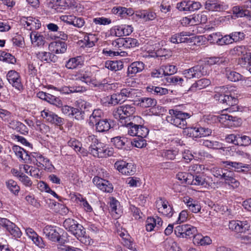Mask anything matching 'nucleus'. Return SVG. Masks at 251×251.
Masks as SVG:
<instances>
[{
    "mask_svg": "<svg viewBox=\"0 0 251 251\" xmlns=\"http://www.w3.org/2000/svg\"><path fill=\"white\" fill-rule=\"evenodd\" d=\"M87 139L90 143L89 151L94 156L103 158L113 155L114 153V149L99 142L95 135H90Z\"/></svg>",
    "mask_w": 251,
    "mask_h": 251,
    "instance_id": "f257e3e1",
    "label": "nucleus"
},
{
    "mask_svg": "<svg viewBox=\"0 0 251 251\" xmlns=\"http://www.w3.org/2000/svg\"><path fill=\"white\" fill-rule=\"evenodd\" d=\"M142 121L141 117L136 116L133 117L130 121H121V126L126 128L128 135L132 136L146 137L149 134V130L146 126L140 125Z\"/></svg>",
    "mask_w": 251,
    "mask_h": 251,
    "instance_id": "f03ea898",
    "label": "nucleus"
},
{
    "mask_svg": "<svg viewBox=\"0 0 251 251\" xmlns=\"http://www.w3.org/2000/svg\"><path fill=\"white\" fill-rule=\"evenodd\" d=\"M104 114L100 109H94L89 119L90 126H95L96 130L99 132L108 131L111 127L112 120L103 118Z\"/></svg>",
    "mask_w": 251,
    "mask_h": 251,
    "instance_id": "7ed1b4c3",
    "label": "nucleus"
},
{
    "mask_svg": "<svg viewBox=\"0 0 251 251\" xmlns=\"http://www.w3.org/2000/svg\"><path fill=\"white\" fill-rule=\"evenodd\" d=\"M191 116L190 113L175 109H170L166 117L167 122L176 127L184 128L187 126L186 119Z\"/></svg>",
    "mask_w": 251,
    "mask_h": 251,
    "instance_id": "20e7f679",
    "label": "nucleus"
},
{
    "mask_svg": "<svg viewBox=\"0 0 251 251\" xmlns=\"http://www.w3.org/2000/svg\"><path fill=\"white\" fill-rule=\"evenodd\" d=\"M216 94L214 95V99L220 103L226 105L234 106L238 102L237 98L232 96L229 88L226 86L216 88Z\"/></svg>",
    "mask_w": 251,
    "mask_h": 251,
    "instance_id": "39448f33",
    "label": "nucleus"
},
{
    "mask_svg": "<svg viewBox=\"0 0 251 251\" xmlns=\"http://www.w3.org/2000/svg\"><path fill=\"white\" fill-rule=\"evenodd\" d=\"M201 38V36H193L189 32L183 31L172 35L169 41L173 44L186 43L196 44L200 42Z\"/></svg>",
    "mask_w": 251,
    "mask_h": 251,
    "instance_id": "423d86ee",
    "label": "nucleus"
},
{
    "mask_svg": "<svg viewBox=\"0 0 251 251\" xmlns=\"http://www.w3.org/2000/svg\"><path fill=\"white\" fill-rule=\"evenodd\" d=\"M135 112V107L133 105L126 104L119 106L116 110L114 112V116L119 121L120 124L121 121H130L132 119L133 114Z\"/></svg>",
    "mask_w": 251,
    "mask_h": 251,
    "instance_id": "0eeeda50",
    "label": "nucleus"
},
{
    "mask_svg": "<svg viewBox=\"0 0 251 251\" xmlns=\"http://www.w3.org/2000/svg\"><path fill=\"white\" fill-rule=\"evenodd\" d=\"M61 230V229L58 227L48 225L44 227L43 232L50 240L60 244H65L66 240L60 235Z\"/></svg>",
    "mask_w": 251,
    "mask_h": 251,
    "instance_id": "6e6552de",
    "label": "nucleus"
},
{
    "mask_svg": "<svg viewBox=\"0 0 251 251\" xmlns=\"http://www.w3.org/2000/svg\"><path fill=\"white\" fill-rule=\"evenodd\" d=\"M193 178L191 179L190 185L201 186L207 188L215 189V183L212 182V178L204 175H192Z\"/></svg>",
    "mask_w": 251,
    "mask_h": 251,
    "instance_id": "1a4fd4ad",
    "label": "nucleus"
},
{
    "mask_svg": "<svg viewBox=\"0 0 251 251\" xmlns=\"http://www.w3.org/2000/svg\"><path fill=\"white\" fill-rule=\"evenodd\" d=\"M114 167L123 175L132 176L136 172V167L133 163H128L123 160L118 161L114 164Z\"/></svg>",
    "mask_w": 251,
    "mask_h": 251,
    "instance_id": "9d476101",
    "label": "nucleus"
},
{
    "mask_svg": "<svg viewBox=\"0 0 251 251\" xmlns=\"http://www.w3.org/2000/svg\"><path fill=\"white\" fill-rule=\"evenodd\" d=\"M73 79L75 80H79L88 85H93L94 78L93 77V73L89 69L81 70L73 75Z\"/></svg>",
    "mask_w": 251,
    "mask_h": 251,
    "instance_id": "9b49d317",
    "label": "nucleus"
},
{
    "mask_svg": "<svg viewBox=\"0 0 251 251\" xmlns=\"http://www.w3.org/2000/svg\"><path fill=\"white\" fill-rule=\"evenodd\" d=\"M0 225L4 227L7 231L15 238H20L22 232L14 223L6 218H0Z\"/></svg>",
    "mask_w": 251,
    "mask_h": 251,
    "instance_id": "f8f14e48",
    "label": "nucleus"
},
{
    "mask_svg": "<svg viewBox=\"0 0 251 251\" xmlns=\"http://www.w3.org/2000/svg\"><path fill=\"white\" fill-rule=\"evenodd\" d=\"M205 72L201 65H196L189 69L183 71V74L187 79L199 78L204 75Z\"/></svg>",
    "mask_w": 251,
    "mask_h": 251,
    "instance_id": "ddd939ff",
    "label": "nucleus"
},
{
    "mask_svg": "<svg viewBox=\"0 0 251 251\" xmlns=\"http://www.w3.org/2000/svg\"><path fill=\"white\" fill-rule=\"evenodd\" d=\"M205 72L201 65H196L189 69L183 71V74L187 79L199 78L204 75Z\"/></svg>",
    "mask_w": 251,
    "mask_h": 251,
    "instance_id": "4468645a",
    "label": "nucleus"
},
{
    "mask_svg": "<svg viewBox=\"0 0 251 251\" xmlns=\"http://www.w3.org/2000/svg\"><path fill=\"white\" fill-rule=\"evenodd\" d=\"M117 234L122 239V243L126 248L133 251H137L135 248L134 240L126 229H118Z\"/></svg>",
    "mask_w": 251,
    "mask_h": 251,
    "instance_id": "2eb2a0df",
    "label": "nucleus"
},
{
    "mask_svg": "<svg viewBox=\"0 0 251 251\" xmlns=\"http://www.w3.org/2000/svg\"><path fill=\"white\" fill-rule=\"evenodd\" d=\"M93 183L103 192L111 193L113 190V187L109 181L96 176L93 179Z\"/></svg>",
    "mask_w": 251,
    "mask_h": 251,
    "instance_id": "dca6fc26",
    "label": "nucleus"
},
{
    "mask_svg": "<svg viewBox=\"0 0 251 251\" xmlns=\"http://www.w3.org/2000/svg\"><path fill=\"white\" fill-rule=\"evenodd\" d=\"M6 77L9 83L16 89L19 91L23 89L20 75L18 73L13 70L9 71L7 74Z\"/></svg>",
    "mask_w": 251,
    "mask_h": 251,
    "instance_id": "f3484780",
    "label": "nucleus"
},
{
    "mask_svg": "<svg viewBox=\"0 0 251 251\" xmlns=\"http://www.w3.org/2000/svg\"><path fill=\"white\" fill-rule=\"evenodd\" d=\"M34 54L38 60L44 63H55L58 60V57L50 52L38 51L35 52Z\"/></svg>",
    "mask_w": 251,
    "mask_h": 251,
    "instance_id": "a211bd4d",
    "label": "nucleus"
},
{
    "mask_svg": "<svg viewBox=\"0 0 251 251\" xmlns=\"http://www.w3.org/2000/svg\"><path fill=\"white\" fill-rule=\"evenodd\" d=\"M111 32L117 37L127 36L133 32V27L126 25H115L112 28Z\"/></svg>",
    "mask_w": 251,
    "mask_h": 251,
    "instance_id": "6ab92c4d",
    "label": "nucleus"
},
{
    "mask_svg": "<svg viewBox=\"0 0 251 251\" xmlns=\"http://www.w3.org/2000/svg\"><path fill=\"white\" fill-rule=\"evenodd\" d=\"M250 227V225L247 221H232L229 224V228L236 232H245Z\"/></svg>",
    "mask_w": 251,
    "mask_h": 251,
    "instance_id": "aec40b11",
    "label": "nucleus"
},
{
    "mask_svg": "<svg viewBox=\"0 0 251 251\" xmlns=\"http://www.w3.org/2000/svg\"><path fill=\"white\" fill-rule=\"evenodd\" d=\"M163 221L161 218L155 216V217H149L146 220V229L148 231L157 230L162 226Z\"/></svg>",
    "mask_w": 251,
    "mask_h": 251,
    "instance_id": "412c9836",
    "label": "nucleus"
},
{
    "mask_svg": "<svg viewBox=\"0 0 251 251\" xmlns=\"http://www.w3.org/2000/svg\"><path fill=\"white\" fill-rule=\"evenodd\" d=\"M232 52L233 54L241 56V58L239 60V62L241 64H243V62H244L246 60H249V58H251L250 54L251 53L247 52L245 46H236L234 48Z\"/></svg>",
    "mask_w": 251,
    "mask_h": 251,
    "instance_id": "4be33fe9",
    "label": "nucleus"
},
{
    "mask_svg": "<svg viewBox=\"0 0 251 251\" xmlns=\"http://www.w3.org/2000/svg\"><path fill=\"white\" fill-rule=\"evenodd\" d=\"M222 163L225 167L228 166L234 168V170L238 172H245L249 170L250 165L243 164L241 162H232L229 161H223Z\"/></svg>",
    "mask_w": 251,
    "mask_h": 251,
    "instance_id": "5701e85b",
    "label": "nucleus"
},
{
    "mask_svg": "<svg viewBox=\"0 0 251 251\" xmlns=\"http://www.w3.org/2000/svg\"><path fill=\"white\" fill-rule=\"evenodd\" d=\"M72 198L75 199V202L82 207L86 212H91L93 211L92 207L87 201L86 199L80 194H74Z\"/></svg>",
    "mask_w": 251,
    "mask_h": 251,
    "instance_id": "b1692460",
    "label": "nucleus"
},
{
    "mask_svg": "<svg viewBox=\"0 0 251 251\" xmlns=\"http://www.w3.org/2000/svg\"><path fill=\"white\" fill-rule=\"evenodd\" d=\"M7 123L10 128L19 132L22 134L28 133V128L26 126L22 123L17 120H13L12 118Z\"/></svg>",
    "mask_w": 251,
    "mask_h": 251,
    "instance_id": "393cba45",
    "label": "nucleus"
},
{
    "mask_svg": "<svg viewBox=\"0 0 251 251\" xmlns=\"http://www.w3.org/2000/svg\"><path fill=\"white\" fill-rule=\"evenodd\" d=\"M145 68V64L142 61H135L131 63L127 69V74L131 76L141 72Z\"/></svg>",
    "mask_w": 251,
    "mask_h": 251,
    "instance_id": "a878e982",
    "label": "nucleus"
},
{
    "mask_svg": "<svg viewBox=\"0 0 251 251\" xmlns=\"http://www.w3.org/2000/svg\"><path fill=\"white\" fill-rule=\"evenodd\" d=\"M30 37L32 44L38 47H43L45 43V37L40 33L33 31L30 33Z\"/></svg>",
    "mask_w": 251,
    "mask_h": 251,
    "instance_id": "bb28decb",
    "label": "nucleus"
},
{
    "mask_svg": "<svg viewBox=\"0 0 251 251\" xmlns=\"http://www.w3.org/2000/svg\"><path fill=\"white\" fill-rule=\"evenodd\" d=\"M12 150L14 152L15 155L24 163H26L29 160V155L28 152L23 148L17 145L12 146Z\"/></svg>",
    "mask_w": 251,
    "mask_h": 251,
    "instance_id": "cd10ccee",
    "label": "nucleus"
},
{
    "mask_svg": "<svg viewBox=\"0 0 251 251\" xmlns=\"http://www.w3.org/2000/svg\"><path fill=\"white\" fill-rule=\"evenodd\" d=\"M183 201L192 212L197 213L200 211L201 206L197 201L190 197H185Z\"/></svg>",
    "mask_w": 251,
    "mask_h": 251,
    "instance_id": "c85d7f7f",
    "label": "nucleus"
},
{
    "mask_svg": "<svg viewBox=\"0 0 251 251\" xmlns=\"http://www.w3.org/2000/svg\"><path fill=\"white\" fill-rule=\"evenodd\" d=\"M136 16L145 21H152L156 17V13L150 10H142L136 12Z\"/></svg>",
    "mask_w": 251,
    "mask_h": 251,
    "instance_id": "c756f323",
    "label": "nucleus"
},
{
    "mask_svg": "<svg viewBox=\"0 0 251 251\" xmlns=\"http://www.w3.org/2000/svg\"><path fill=\"white\" fill-rule=\"evenodd\" d=\"M210 81L206 78H202L195 82L189 88V91L196 92L203 89L210 84Z\"/></svg>",
    "mask_w": 251,
    "mask_h": 251,
    "instance_id": "7c9ffc66",
    "label": "nucleus"
},
{
    "mask_svg": "<svg viewBox=\"0 0 251 251\" xmlns=\"http://www.w3.org/2000/svg\"><path fill=\"white\" fill-rule=\"evenodd\" d=\"M25 21L26 28L28 30H32L39 29L41 27V23L38 19L32 17H28L26 18Z\"/></svg>",
    "mask_w": 251,
    "mask_h": 251,
    "instance_id": "2f4dec72",
    "label": "nucleus"
},
{
    "mask_svg": "<svg viewBox=\"0 0 251 251\" xmlns=\"http://www.w3.org/2000/svg\"><path fill=\"white\" fill-rule=\"evenodd\" d=\"M204 6L205 8L209 11H220L223 9V5L217 0H207Z\"/></svg>",
    "mask_w": 251,
    "mask_h": 251,
    "instance_id": "473e14b6",
    "label": "nucleus"
},
{
    "mask_svg": "<svg viewBox=\"0 0 251 251\" xmlns=\"http://www.w3.org/2000/svg\"><path fill=\"white\" fill-rule=\"evenodd\" d=\"M156 100L151 98H142L139 100L140 106L143 108L154 107L156 105Z\"/></svg>",
    "mask_w": 251,
    "mask_h": 251,
    "instance_id": "72a5a7b5",
    "label": "nucleus"
},
{
    "mask_svg": "<svg viewBox=\"0 0 251 251\" xmlns=\"http://www.w3.org/2000/svg\"><path fill=\"white\" fill-rule=\"evenodd\" d=\"M193 243L201 246L209 245L211 243V239L208 236L203 237L201 235H197L193 238Z\"/></svg>",
    "mask_w": 251,
    "mask_h": 251,
    "instance_id": "f704fd0d",
    "label": "nucleus"
},
{
    "mask_svg": "<svg viewBox=\"0 0 251 251\" xmlns=\"http://www.w3.org/2000/svg\"><path fill=\"white\" fill-rule=\"evenodd\" d=\"M120 92L125 100L127 99H133L137 96V90L129 87L123 88Z\"/></svg>",
    "mask_w": 251,
    "mask_h": 251,
    "instance_id": "c9c22d12",
    "label": "nucleus"
},
{
    "mask_svg": "<svg viewBox=\"0 0 251 251\" xmlns=\"http://www.w3.org/2000/svg\"><path fill=\"white\" fill-rule=\"evenodd\" d=\"M224 180L225 183L233 189L238 188L240 185V182L233 177L232 173L231 172H229V174L226 175Z\"/></svg>",
    "mask_w": 251,
    "mask_h": 251,
    "instance_id": "e433bc0d",
    "label": "nucleus"
},
{
    "mask_svg": "<svg viewBox=\"0 0 251 251\" xmlns=\"http://www.w3.org/2000/svg\"><path fill=\"white\" fill-rule=\"evenodd\" d=\"M212 175L219 178L225 179L227 174H229V172L227 170L224 169L220 168L214 167L211 170Z\"/></svg>",
    "mask_w": 251,
    "mask_h": 251,
    "instance_id": "4c0bfd02",
    "label": "nucleus"
},
{
    "mask_svg": "<svg viewBox=\"0 0 251 251\" xmlns=\"http://www.w3.org/2000/svg\"><path fill=\"white\" fill-rule=\"evenodd\" d=\"M226 78L230 81L236 82L242 79V75L235 71H231L229 69H226Z\"/></svg>",
    "mask_w": 251,
    "mask_h": 251,
    "instance_id": "58836bf2",
    "label": "nucleus"
},
{
    "mask_svg": "<svg viewBox=\"0 0 251 251\" xmlns=\"http://www.w3.org/2000/svg\"><path fill=\"white\" fill-rule=\"evenodd\" d=\"M6 186L8 190L14 195H18L20 190V186L13 179H9L5 182Z\"/></svg>",
    "mask_w": 251,
    "mask_h": 251,
    "instance_id": "ea45409f",
    "label": "nucleus"
},
{
    "mask_svg": "<svg viewBox=\"0 0 251 251\" xmlns=\"http://www.w3.org/2000/svg\"><path fill=\"white\" fill-rule=\"evenodd\" d=\"M207 14L206 11H202L200 13L194 14L193 15V19L195 25L198 24H205L207 21Z\"/></svg>",
    "mask_w": 251,
    "mask_h": 251,
    "instance_id": "a19ab883",
    "label": "nucleus"
},
{
    "mask_svg": "<svg viewBox=\"0 0 251 251\" xmlns=\"http://www.w3.org/2000/svg\"><path fill=\"white\" fill-rule=\"evenodd\" d=\"M122 45L124 49H130L138 46V41L134 38L130 37L122 38Z\"/></svg>",
    "mask_w": 251,
    "mask_h": 251,
    "instance_id": "79ce46f5",
    "label": "nucleus"
},
{
    "mask_svg": "<svg viewBox=\"0 0 251 251\" xmlns=\"http://www.w3.org/2000/svg\"><path fill=\"white\" fill-rule=\"evenodd\" d=\"M81 58L80 56L70 58L66 62L65 66L69 69H74L79 65H81Z\"/></svg>",
    "mask_w": 251,
    "mask_h": 251,
    "instance_id": "37998d69",
    "label": "nucleus"
},
{
    "mask_svg": "<svg viewBox=\"0 0 251 251\" xmlns=\"http://www.w3.org/2000/svg\"><path fill=\"white\" fill-rule=\"evenodd\" d=\"M162 156L167 159L174 160L178 155V150L176 148L163 150Z\"/></svg>",
    "mask_w": 251,
    "mask_h": 251,
    "instance_id": "c03bdc74",
    "label": "nucleus"
},
{
    "mask_svg": "<svg viewBox=\"0 0 251 251\" xmlns=\"http://www.w3.org/2000/svg\"><path fill=\"white\" fill-rule=\"evenodd\" d=\"M127 141V139L124 137L117 136L111 139V142L113 145L119 149H123Z\"/></svg>",
    "mask_w": 251,
    "mask_h": 251,
    "instance_id": "a18cd8bd",
    "label": "nucleus"
},
{
    "mask_svg": "<svg viewBox=\"0 0 251 251\" xmlns=\"http://www.w3.org/2000/svg\"><path fill=\"white\" fill-rule=\"evenodd\" d=\"M68 145L73 148L76 152L80 154L83 153L84 149L81 148V144L75 138H71L68 142Z\"/></svg>",
    "mask_w": 251,
    "mask_h": 251,
    "instance_id": "49530a36",
    "label": "nucleus"
},
{
    "mask_svg": "<svg viewBox=\"0 0 251 251\" xmlns=\"http://www.w3.org/2000/svg\"><path fill=\"white\" fill-rule=\"evenodd\" d=\"M229 117V114H223L218 116L209 115L207 119L208 120H211L214 122H219L221 123L224 124L227 121V119H228Z\"/></svg>",
    "mask_w": 251,
    "mask_h": 251,
    "instance_id": "de8ad7c7",
    "label": "nucleus"
},
{
    "mask_svg": "<svg viewBox=\"0 0 251 251\" xmlns=\"http://www.w3.org/2000/svg\"><path fill=\"white\" fill-rule=\"evenodd\" d=\"M176 176L178 180L182 181V183H185L187 184L191 183V179L193 178L192 174L185 172H179Z\"/></svg>",
    "mask_w": 251,
    "mask_h": 251,
    "instance_id": "09e8293b",
    "label": "nucleus"
},
{
    "mask_svg": "<svg viewBox=\"0 0 251 251\" xmlns=\"http://www.w3.org/2000/svg\"><path fill=\"white\" fill-rule=\"evenodd\" d=\"M76 238H79L86 233L85 228L80 224H76V226L71 232Z\"/></svg>",
    "mask_w": 251,
    "mask_h": 251,
    "instance_id": "8fccbe9b",
    "label": "nucleus"
},
{
    "mask_svg": "<svg viewBox=\"0 0 251 251\" xmlns=\"http://www.w3.org/2000/svg\"><path fill=\"white\" fill-rule=\"evenodd\" d=\"M35 164L38 167L42 169L46 168L47 167L50 168V166H51L49 159L45 157L42 154L39 157Z\"/></svg>",
    "mask_w": 251,
    "mask_h": 251,
    "instance_id": "3c124183",
    "label": "nucleus"
},
{
    "mask_svg": "<svg viewBox=\"0 0 251 251\" xmlns=\"http://www.w3.org/2000/svg\"><path fill=\"white\" fill-rule=\"evenodd\" d=\"M78 224L75 220L71 218H68L64 221L63 225L66 229L71 232L75 227L76 224Z\"/></svg>",
    "mask_w": 251,
    "mask_h": 251,
    "instance_id": "603ef678",
    "label": "nucleus"
},
{
    "mask_svg": "<svg viewBox=\"0 0 251 251\" xmlns=\"http://www.w3.org/2000/svg\"><path fill=\"white\" fill-rule=\"evenodd\" d=\"M68 5L67 0H56L55 4L51 7L57 10V11H60L62 9H65Z\"/></svg>",
    "mask_w": 251,
    "mask_h": 251,
    "instance_id": "864d4df0",
    "label": "nucleus"
},
{
    "mask_svg": "<svg viewBox=\"0 0 251 251\" xmlns=\"http://www.w3.org/2000/svg\"><path fill=\"white\" fill-rule=\"evenodd\" d=\"M183 129V133L190 137L197 138L198 137V127H186V126Z\"/></svg>",
    "mask_w": 251,
    "mask_h": 251,
    "instance_id": "5fc2aeb1",
    "label": "nucleus"
},
{
    "mask_svg": "<svg viewBox=\"0 0 251 251\" xmlns=\"http://www.w3.org/2000/svg\"><path fill=\"white\" fill-rule=\"evenodd\" d=\"M167 82L174 85H181L183 82V79L178 76H168L166 78Z\"/></svg>",
    "mask_w": 251,
    "mask_h": 251,
    "instance_id": "6e6d98bb",
    "label": "nucleus"
},
{
    "mask_svg": "<svg viewBox=\"0 0 251 251\" xmlns=\"http://www.w3.org/2000/svg\"><path fill=\"white\" fill-rule=\"evenodd\" d=\"M12 114L9 111L0 108V118L5 122H8L13 118Z\"/></svg>",
    "mask_w": 251,
    "mask_h": 251,
    "instance_id": "4d7b16f0",
    "label": "nucleus"
},
{
    "mask_svg": "<svg viewBox=\"0 0 251 251\" xmlns=\"http://www.w3.org/2000/svg\"><path fill=\"white\" fill-rule=\"evenodd\" d=\"M112 13L117 15L122 18H126V7L115 6L111 10Z\"/></svg>",
    "mask_w": 251,
    "mask_h": 251,
    "instance_id": "13d9d810",
    "label": "nucleus"
},
{
    "mask_svg": "<svg viewBox=\"0 0 251 251\" xmlns=\"http://www.w3.org/2000/svg\"><path fill=\"white\" fill-rule=\"evenodd\" d=\"M204 169V166L200 164H193L189 167V171L190 172L189 174L197 175L201 173Z\"/></svg>",
    "mask_w": 251,
    "mask_h": 251,
    "instance_id": "bf43d9fd",
    "label": "nucleus"
},
{
    "mask_svg": "<svg viewBox=\"0 0 251 251\" xmlns=\"http://www.w3.org/2000/svg\"><path fill=\"white\" fill-rule=\"evenodd\" d=\"M240 138L239 134H231L228 135L226 137V141L227 143H232L236 145H239L240 141H239Z\"/></svg>",
    "mask_w": 251,
    "mask_h": 251,
    "instance_id": "052dcab7",
    "label": "nucleus"
},
{
    "mask_svg": "<svg viewBox=\"0 0 251 251\" xmlns=\"http://www.w3.org/2000/svg\"><path fill=\"white\" fill-rule=\"evenodd\" d=\"M145 137H137L134 138L131 142L132 145L138 148H142L146 146V141L144 139Z\"/></svg>",
    "mask_w": 251,
    "mask_h": 251,
    "instance_id": "680f3d73",
    "label": "nucleus"
},
{
    "mask_svg": "<svg viewBox=\"0 0 251 251\" xmlns=\"http://www.w3.org/2000/svg\"><path fill=\"white\" fill-rule=\"evenodd\" d=\"M186 230L184 233V238H190L196 236V233L197 231V228L189 225H187Z\"/></svg>",
    "mask_w": 251,
    "mask_h": 251,
    "instance_id": "e2e57ef3",
    "label": "nucleus"
},
{
    "mask_svg": "<svg viewBox=\"0 0 251 251\" xmlns=\"http://www.w3.org/2000/svg\"><path fill=\"white\" fill-rule=\"evenodd\" d=\"M187 225H179L176 226L174 230L176 236L180 238H184V233L186 230Z\"/></svg>",
    "mask_w": 251,
    "mask_h": 251,
    "instance_id": "0e129e2a",
    "label": "nucleus"
},
{
    "mask_svg": "<svg viewBox=\"0 0 251 251\" xmlns=\"http://www.w3.org/2000/svg\"><path fill=\"white\" fill-rule=\"evenodd\" d=\"M170 204L169 202L162 199H160L159 200L156 201V208L158 209L159 212H162L163 209H166Z\"/></svg>",
    "mask_w": 251,
    "mask_h": 251,
    "instance_id": "69168bd1",
    "label": "nucleus"
},
{
    "mask_svg": "<svg viewBox=\"0 0 251 251\" xmlns=\"http://www.w3.org/2000/svg\"><path fill=\"white\" fill-rule=\"evenodd\" d=\"M48 122L58 126H60L63 124L64 120L53 112L49 119Z\"/></svg>",
    "mask_w": 251,
    "mask_h": 251,
    "instance_id": "338daca9",
    "label": "nucleus"
},
{
    "mask_svg": "<svg viewBox=\"0 0 251 251\" xmlns=\"http://www.w3.org/2000/svg\"><path fill=\"white\" fill-rule=\"evenodd\" d=\"M71 116H74L77 120H82L84 118V112L82 110L74 107Z\"/></svg>",
    "mask_w": 251,
    "mask_h": 251,
    "instance_id": "774afa93",
    "label": "nucleus"
}]
</instances>
